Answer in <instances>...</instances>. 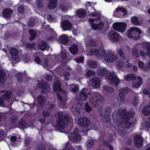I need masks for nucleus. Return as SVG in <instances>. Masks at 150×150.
<instances>
[{
  "mask_svg": "<svg viewBox=\"0 0 150 150\" xmlns=\"http://www.w3.org/2000/svg\"><path fill=\"white\" fill-rule=\"evenodd\" d=\"M49 2L48 4L47 7L50 9H53L57 6V0H49Z\"/></svg>",
  "mask_w": 150,
  "mask_h": 150,
  "instance_id": "26",
  "label": "nucleus"
},
{
  "mask_svg": "<svg viewBox=\"0 0 150 150\" xmlns=\"http://www.w3.org/2000/svg\"><path fill=\"white\" fill-rule=\"evenodd\" d=\"M42 114L44 118H45V117H48L50 115V112L47 110H44L42 111Z\"/></svg>",
  "mask_w": 150,
  "mask_h": 150,
  "instance_id": "47",
  "label": "nucleus"
},
{
  "mask_svg": "<svg viewBox=\"0 0 150 150\" xmlns=\"http://www.w3.org/2000/svg\"><path fill=\"white\" fill-rule=\"evenodd\" d=\"M145 46L147 50L146 55L150 57V43L148 42L146 43Z\"/></svg>",
  "mask_w": 150,
  "mask_h": 150,
  "instance_id": "45",
  "label": "nucleus"
},
{
  "mask_svg": "<svg viewBox=\"0 0 150 150\" xmlns=\"http://www.w3.org/2000/svg\"><path fill=\"white\" fill-rule=\"evenodd\" d=\"M142 33L141 29L136 27H132L127 30V35L128 38L137 40L141 38L140 35Z\"/></svg>",
  "mask_w": 150,
  "mask_h": 150,
  "instance_id": "3",
  "label": "nucleus"
},
{
  "mask_svg": "<svg viewBox=\"0 0 150 150\" xmlns=\"http://www.w3.org/2000/svg\"><path fill=\"white\" fill-rule=\"evenodd\" d=\"M80 93V97L82 100L83 101H85L87 99L88 94H90L88 92V90L85 88H83L81 90Z\"/></svg>",
  "mask_w": 150,
  "mask_h": 150,
  "instance_id": "18",
  "label": "nucleus"
},
{
  "mask_svg": "<svg viewBox=\"0 0 150 150\" xmlns=\"http://www.w3.org/2000/svg\"><path fill=\"white\" fill-rule=\"evenodd\" d=\"M108 35L110 40L113 43L118 42L119 41L120 38L122 37L118 33L115 31H110L108 33Z\"/></svg>",
  "mask_w": 150,
  "mask_h": 150,
  "instance_id": "8",
  "label": "nucleus"
},
{
  "mask_svg": "<svg viewBox=\"0 0 150 150\" xmlns=\"http://www.w3.org/2000/svg\"><path fill=\"white\" fill-rule=\"evenodd\" d=\"M91 81L93 82V84L96 88H99L100 86V79L97 77L92 78L91 79Z\"/></svg>",
  "mask_w": 150,
  "mask_h": 150,
  "instance_id": "29",
  "label": "nucleus"
},
{
  "mask_svg": "<svg viewBox=\"0 0 150 150\" xmlns=\"http://www.w3.org/2000/svg\"><path fill=\"white\" fill-rule=\"evenodd\" d=\"M68 137L69 140L71 142L74 143H76L80 141L81 139V136L79 135L78 133L75 131L69 133Z\"/></svg>",
  "mask_w": 150,
  "mask_h": 150,
  "instance_id": "9",
  "label": "nucleus"
},
{
  "mask_svg": "<svg viewBox=\"0 0 150 150\" xmlns=\"http://www.w3.org/2000/svg\"><path fill=\"white\" fill-rule=\"evenodd\" d=\"M83 105L79 103H78L74 105L72 108V111L76 115H79L82 112Z\"/></svg>",
  "mask_w": 150,
  "mask_h": 150,
  "instance_id": "15",
  "label": "nucleus"
},
{
  "mask_svg": "<svg viewBox=\"0 0 150 150\" xmlns=\"http://www.w3.org/2000/svg\"><path fill=\"white\" fill-rule=\"evenodd\" d=\"M29 32L30 35L29 40L30 41H33L37 36V33L35 31L31 29L29 30Z\"/></svg>",
  "mask_w": 150,
  "mask_h": 150,
  "instance_id": "34",
  "label": "nucleus"
},
{
  "mask_svg": "<svg viewBox=\"0 0 150 150\" xmlns=\"http://www.w3.org/2000/svg\"><path fill=\"white\" fill-rule=\"evenodd\" d=\"M59 40L61 44L64 45L67 44L69 41V38L64 35H62L59 37Z\"/></svg>",
  "mask_w": 150,
  "mask_h": 150,
  "instance_id": "28",
  "label": "nucleus"
},
{
  "mask_svg": "<svg viewBox=\"0 0 150 150\" xmlns=\"http://www.w3.org/2000/svg\"><path fill=\"white\" fill-rule=\"evenodd\" d=\"M118 52L121 58L125 60V56L124 54V52L122 49H120L118 50Z\"/></svg>",
  "mask_w": 150,
  "mask_h": 150,
  "instance_id": "41",
  "label": "nucleus"
},
{
  "mask_svg": "<svg viewBox=\"0 0 150 150\" xmlns=\"http://www.w3.org/2000/svg\"><path fill=\"white\" fill-rule=\"evenodd\" d=\"M143 138L139 134L136 136L134 138V144L137 147L140 148L143 146Z\"/></svg>",
  "mask_w": 150,
  "mask_h": 150,
  "instance_id": "12",
  "label": "nucleus"
},
{
  "mask_svg": "<svg viewBox=\"0 0 150 150\" xmlns=\"http://www.w3.org/2000/svg\"><path fill=\"white\" fill-rule=\"evenodd\" d=\"M35 25V22L32 21H30L28 22V27L32 28Z\"/></svg>",
  "mask_w": 150,
  "mask_h": 150,
  "instance_id": "59",
  "label": "nucleus"
},
{
  "mask_svg": "<svg viewBox=\"0 0 150 150\" xmlns=\"http://www.w3.org/2000/svg\"><path fill=\"white\" fill-rule=\"evenodd\" d=\"M61 83L59 81L54 82V83L53 89L54 91H61L62 89L61 88Z\"/></svg>",
  "mask_w": 150,
  "mask_h": 150,
  "instance_id": "24",
  "label": "nucleus"
},
{
  "mask_svg": "<svg viewBox=\"0 0 150 150\" xmlns=\"http://www.w3.org/2000/svg\"><path fill=\"white\" fill-rule=\"evenodd\" d=\"M11 35L10 33L8 32H6L4 33V38L5 39L7 40L11 37Z\"/></svg>",
  "mask_w": 150,
  "mask_h": 150,
  "instance_id": "58",
  "label": "nucleus"
},
{
  "mask_svg": "<svg viewBox=\"0 0 150 150\" xmlns=\"http://www.w3.org/2000/svg\"><path fill=\"white\" fill-rule=\"evenodd\" d=\"M88 64L90 68L95 69L97 67V64L95 61H90Z\"/></svg>",
  "mask_w": 150,
  "mask_h": 150,
  "instance_id": "39",
  "label": "nucleus"
},
{
  "mask_svg": "<svg viewBox=\"0 0 150 150\" xmlns=\"http://www.w3.org/2000/svg\"><path fill=\"white\" fill-rule=\"evenodd\" d=\"M85 108L86 111L87 112H90L92 109L91 106L88 103H87L85 104Z\"/></svg>",
  "mask_w": 150,
  "mask_h": 150,
  "instance_id": "48",
  "label": "nucleus"
},
{
  "mask_svg": "<svg viewBox=\"0 0 150 150\" xmlns=\"http://www.w3.org/2000/svg\"><path fill=\"white\" fill-rule=\"evenodd\" d=\"M59 8L62 10L63 11H67V7L63 4H61L59 6Z\"/></svg>",
  "mask_w": 150,
  "mask_h": 150,
  "instance_id": "57",
  "label": "nucleus"
},
{
  "mask_svg": "<svg viewBox=\"0 0 150 150\" xmlns=\"http://www.w3.org/2000/svg\"><path fill=\"white\" fill-rule=\"evenodd\" d=\"M61 58L63 60H66L67 58L66 53L64 52H62L60 53Z\"/></svg>",
  "mask_w": 150,
  "mask_h": 150,
  "instance_id": "55",
  "label": "nucleus"
},
{
  "mask_svg": "<svg viewBox=\"0 0 150 150\" xmlns=\"http://www.w3.org/2000/svg\"><path fill=\"white\" fill-rule=\"evenodd\" d=\"M94 144V141L92 140H89L86 143V146L88 148H91Z\"/></svg>",
  "mask_w": 150,
  "mask_h": 150,
  "instance_id": "52",
  "label": "nucleus"
},
{
  "mask_svg": "<svg viewBox=\"0 0 150 150\" xmlns=\"http://www.w3.org/2000/svg\"><path fill=\"white\" fill-rule=\"evenodd\" d=\"M10 52L13 60L15 61L18 59V51L15 48H13L10 50Z\"/></svg>",
  "mask_w": 150,
  "mask_h": 150,
  "instance_id": "19",
  "label": "nucleus"
},
{
  "mask_svg": "<svg viewBox=\"0 0 150 150\" xmlns=\"http://www.w3.org/2000/svg\"><path fill=\"white\" fill-rule=\"evenodd\" d=\"M55 116L58 118L55 124L56 128L59 130H63L65 128L66 122L70 121L69 117L66 114L63 115V113L61 112H57Z\"/></svg>",
  "mask_w": 150,
  "mask_h": 150,
  "instance_id": "2",
  "label": "nucleus"
},
{
  "mask_svg": "<svg viewBox=\"0 0 150 150\" xmlns=\"http://www.w3.org/2000/svg\"><path fill=\"white\" fill-rule=\"evenodd\" d=\"M13 12V10L11 8H6L3 10L2 15L4 18H8L11 16Z\"/></svg>",
  "mask_w": 150,
  "mask_h": 150,
  "instance_id": "21",
  "label": "nucleus"
},
{
  "mask_svg": "<svg viewBox=\"0 0 150 150\" xmlns=\"http://www.w3.org/2000/svg\"><path fill=\"white\" fill-rule=\"evenodd\" d=\"M47 44L45 41L42 40L39 43L38 47L39 49L41 50L44 51L47 48Z\"/></svg>",
  "mask_w": 150,
  "mask_h": 150,
  "instance_id": "30",
  "label": "nucleus"
},
{
  "mask_svg": "<svg viewBox=\"0 0 150 150\" xmlns=\"http://www.w3.org/2000/svg\"><path fill=\"white\" fill-rule=\"evenodd\" d=\"M109 71L105 68L102 67L99 68L96 71V73L99 76H106Z\"/></svg>",
  "mask_w": 150,
  "mask_h": 150,
  "instance_id": "16",
  "label": "nucleus"
},
{
  "mask_svg": "<svg viewBox=\"0 0 150 150\" xmlns=\"http://www.w3.org/2000/svg\"><path fill=\"white\" fill-rule=\"evenodd\" d=\"M104 59L106 62L112 63L116 60L117 57L114 53L108 51L105 53Z\"/></svg>",
  "mask_w": 150,
  "mask_h": 150,
  "instance_id": "6",
  "label": "nucleus"
},
{
  "mask_svg": "<svg viewBox=\"0 0 150 150\" xmlns=\"http://www.w3.org/2000/svg\"><path fill=\"white\" fill-rule=\"evenodd\" d=\"M103 146L106 147H107L108 146H109L110 147V145L109 142L108 141H104L103 142Z\"/></svg>",
  "mask_w": 150,
  "mask_h": 150,
  "instance_id": "64",
  "label": "nucleus"
},
{
  "mask_svg": "<svg viewBox=\"0 0 150 150\" xmlns=\"http://www.w3.org/2000/svg\"><path fill=\"white\" fill-rule=\"evenodd\" d=\"M104 23L102 21H100L98 24H93L91 25L92 29L95 30H102L103 28Z\"/></svg>",
  "mask_w": 150,
  "mask_h": 150,
  "instance_id": "14",
  "label": "nucleus"
},
{
  "mask_svg": "<svg viewBox=\"0 0 150 150\" xmlns=\"http://www.w3.org/2000/svg\"><path fill=\"white\" fill-rule=\"evenodd\" d=\"M69 50L70 52L73 55L76 54L78 52V46L75 44L71 45L69 48Z\"/></svg>",
  "mask_w": 150,
  "mask_h": 150,
  "instance_id": "23",
  "label": "nucleus"
},
{
  "mask_svg": "<svg viewBox=\"0 0 150 150\" xmlns=\"http://www.w3.org/2000/svg\"><path fill=\"white\" fill-rule=\"evenodd\" d=\"M36 2L38 7L41 8L43 6V3L42 0H36Z\"/></svg>",
  "mask_w": 150,
  "mask_h": 150,
  "instance_id": "56",
  "label": "nucleus"
},
{
  "mask_svg": "<svg viewBox=\"0 0 150 150\" xmlns=\"http://www.w3.org/2000/svg\"><path fill=\"white\" fill-rule=\"evenodd\" d=\"M37 148L38 150H45L46 146L44 144H41L38 146Z\"/></svg>",
  "mask_w": 150,
  "mask_h": 150,
  "instance_id": "54",
  "label": "nucleus"
},
{
  "mask_svg": "<svg viewBox=\"0 0 150 150\" xmlns=\"http://www.w3.org/2000/svg\"><path fill=\"white\" fill-rule=\"evenodd\" d=\"M112 25L113 29L120 33L124 32L127 27V24L125 23H114Z\"/></svg>",
  "mask_w": 150,
  "mask_h": 150,
  "instance_id": "7",
  "label": "nucleus"
},
{
  "mask_svg": "<svg viewBox=\"0 0 150 150\" xmlns=\"http://www.w3.org/2000/svg\"><path fill=\"white\" fill-rule=\"evenodd\" d=\"M138 65L139 68L140 69H142L144 68V63L142 61H139L138 62Z\"/></svg>",
  "mask_w": 150,
  "mask_h": 150,
  "instance_id": "62",
  "label": "nucleus"
},
{
  "mask_svg": "<svg viewBox=\"0 0 150 150\" xmlns=\"http://www.w3.org/2000/svg\"><path fill=\"white\" fill-rule=\"evenodd\" d=\"M17 126L18 128L23 130L26 127V123L24 120H21L19 121Z\"/></svg>",
  "mask_w": 150,
  "mask_h": 150,
  "instance_id": "35",
  "label": "nucleus"
},
{
  "mask_svg": "<svg viewBox=\"0 0 150 150\" xmlns=\"http://www.w3.org/2000/svg\"><path fill=\"white\" fill-rule=\"evenodd\" d=\"M38 103L40 105H42L44 103L45 97L43 95L40 94L37 97Z\"/></svg>",
  "mask_w": 150,
  "mask_h": 150,
  "instance_id": "33",
  "label": "nucleus"
},
{
  "mask_svg": "<svg viewBox=\"0 0 150 150\" xmlns=\"http://www.w3.org/2000/svg\"><path fill=\"white\" fill-rule=\"evenodd\" d=\"M103 90L106 92L112 93L114 92V89L112 87L109 86H105L103 87Z\"/></svg>",
  "mask_w": 150,
  "mask_h": 150,
  "instance_id": "40",
  "label": "nucleus"
},
{
  "mask_svg": "<svg viewBox=\"0 0 150 150\" xmlns=\"http://www.w3.org/2000/svg\"><path fill=\"white\" fill-rule=\"evenodd\" d=\"M84 58L83 57H81L75 59V61L78 63H83L84 61Z\"/></svg>",
  "mask_w": 150,
  "mask_h": 150,
  "instance_id": "50",
  "label": "nucleus"
},
{
  "mask_svg": "<svg viewBox=\"0 0 150 150\" xmlns=\"http://www.w3.org/2000/svg\"><path fill=\"white\" fill-rule=\"evenodd\" d=\"M121 12L123 13V15L125 16L127 14V11L126 9L123 7H118L116 8L113 12V15L117 16L119 13Z\"/></svg>",
  "mask_w": 150,
  "mask_h": 150,
  "instance_id": "20",
  "label": "nucleus"
},
{
  "mask_svg": "<svg viewBox=\"0 0 150 150\" xmlns=\"http://www.w3.org/2000/svg\"><path fill=\"white\" fill-rule=\"evenodd\" d=\"M26 47L29 48H30L33 49L35 47V44L34 43H26Z\"/></svg>",
  "mask_w": 150,
  "mask_h": 150,
  "instance_id": "61",
  "label": "nucleus"
},
{
  "mask_svg": "<svg viewBox=\"0 0 150 150\" xmlns=\"http://www.w3.org/2000/svg\"><path fill=\"white\" fill-rule=\"evenodd\" d=\"M150 106H146L143 108L142 112L145 115H150Z\"/></svg>",
  "mask_w": 150,
  "mask_h": 150,
  "instance_id": "37",
  "label": "nucleus"
},
{
  "mask_svg": "<svg viewBox=\"0 0 150 150\" xmlns=\"http://www.w3.org/2000/svg\"><path fill=\"white\" fill-rule=\"evenodd\" d=\"M6 73L2 69L0 68V85L2 84L6 79Z\"/></svg>",
  "mask_w": 150,
  "mask_h": 150,
  "instance_id": "27",
  "label": "nucleus"
},
{
  "mask_svg": "<svg viewBox=\"0 0 150 150\" xmlns=\"http://www.w3.org/2000/svg\"><path fill=\"white\" fill-rule=\"evenodd\" d=\"M106 76L108 77L110 80L111 81V82L115 84L116 86H117L119 83L120 80L117 76L115 75L114 72H110L109 71Z\"/></svg>",
  "mask_w": 150,
  "mask_h": 150,
  "instance_id": "11",
  "label": "nucleus"
},
{
  "mask_svg": "<svg viewBox=\"0 0 150 150\" xmlns=\"http://www.w3.org/2000/svg\"><path fill=\"white\" fill-rule=\"evenodd\" d=\"M64 149L67 150H74V147L71 145V143L69 141L67 142Z\"/></svg>",
  "mask_w": 150,
  "mask_h": 150,
  "instance_id": "44",
  "label": "nucleus"
},
{
  "mask_svg": "<svg viewBox=\"0 0 150 150\" xmlns=\"http://www.w3.org/2000/svg\"><path fill=\"white\" fill-rule=\"evenodd\" d=\"M137 79L138 81L136 82H134L132 84V87L134 88H139L143 83L142 78L139 76L137 77Z\"/></svg>",
  "mask_w": 150,
  "mask_h": 150,
  "instance_id": "22",
  "label": "nucleus"
},
{
  "mask_svg": "<svg viewBox=\"0 0 150 150\" xmlns=\"http://www.w3.org/2000/svg\"><path fill=\"white\" fill-rule=\"evenodd\" d=\"M111 109L109 107H106L104 109V113L100 112L99 115L101 117L103 116V120L105 122L109 123L111 121V117L110 112Z\"/></svg>",
  "mask_w": 150,
  "mask_h": 150,
  "instance_id": "5",
  "label": "nucleus"
},
{
  "mask_svg": "<svg viewBox=\"0 0 150 150\" xmlns=\"http://www.w3.org/2000/svg\"><path fill=\"white\" fill-rule=\"evenodd\" d=\"M79 125L83 127L87 128L91 124V122L86 117H83L79 118L78 119Z\"/></svg>",
  "mask_w": 150,
  "mask_h": 150,
  "instance_id": "10",
  "label": "nucleus"
},
{
  "mask_svg": "<svg viewBox=\"0 0 150 150\" xmlns=\"http://www.w3.org/2000/svg\"><path fill=\"white\" fill-rule=\"evenodd\" d=\"M24 6L21 5L17 8L18 12L20 14H23L24 12Z\"/></svg>",
  "mask_w": 150,
  "mask_h": 150,
  "instance_id": "42",
  "label": "nucleus"
},
{
  "mask_svg": "<svg viewBox=\"0 0 150 150\" xmlns=\"http://www.w3.org/2000/svg\"><path fill=\"white\" fill-rule=\"evenodd\" d=\"M35 61L38 64H41V61L39 57L36 56L35 57Z\"/></svg>",
  "mask_w": 150,
  "mask_h": 150,
  "instance_id": "63",
  "label": "nucleus"
},
{
  "mask_svg": "<svg viewBox=\"0 0 150 150\" xmlns=\"http://www.w3.org/2000/svg\"><path fill=\"white\" fill-rule=\"evenodd\" d=\"M18 118L15 116H11L10 119L11 123L13 125H15L16 124L18 120Z\"/></svg>",
  "mask_w": 150,
  "mask_h": 150,
  "instance_id": "43",
  "label": "nucleus"
},
{
  "mask_svg": "<svg viewBox=\"0 0 150 150\" xmlns=\"http://www.w3.org/2000/svg\"><path fill=\"white\" fill-rule=\"evenodd\" d=\"M11 91H8L5 92L3 96V98L6 100H9L11 97Z\"/></svg>",
  "mask_w": 150,
  "mask_h": 150,
  "instance_id": "38",
  "label": "nucleus"
},
{
  "mask_svg": "<svg viewBox=\"0 0 150 150\" xmlns=\"http://www.w3.org/2000/svg\"><path fill=\"white\" fill-rule=\"evenodd\" d=\"M87 45L88 47H95L96 45V42L93 40H90L87 42Z\"/></svg>",
  "mask_w": 150,
  "mask_h": 150,
  "instance_id": "49",
  "label": "nucleus"
},
{
  "mask_svg": "<svg viewBox=\"0 0 150 150\" xmlns=\"http://www.w3.org/2000/svg\"><path fill=\"white\" fill-rule=\"evenodd\" d=\"M76 14L78 17L83 18L86 16V12L84 9H80L77 11Z\"/></svg>",
  "mask_w": 150,
  "mask_h": 150,
  "instance_id": "31",
  "label": "nucleus"
},
{
  "mask_svg": "<svg viewBox=\"0 0 150 150\" xmlns=\"http://www.w3.org/2000/svg\"><path fill=\"white\" fill-rule=\"evenodd\" d=\"M136 79L135 75L133 74H130L126 75L125 77V79L127 81H131L135 80Z\"/></svg>",
  "mask_w": 150,
  "mask_h": 150,
  "instance_id": "36",
  "label": "nucleus"
},
{
  "mask_svg": "<svg viewBox=\"0 0 150 150\" xmlns=\"http://www.w3.org/2000/svg\"><path fill=\"white\" fill-rule=\"evenodd\" d=\"M131 21L134 25L139 26L141 24L138 18L136 16H134L131 18Z\"/></svg>",
  "mask_w": 150,
  "mask_h": 150,
  "instance_id": "32",
  "label": "nucleus"
},
{
  "mask_svg": "<svg viewBox=\"0 0 150 150\" xmlns=\"http://www.w3.org/2000/svg\"><path fill=\"white\" fill-rule=\"evenodd\" d=\"M90 103L93 107L97 108H99L104 103L103 98L100 95H94L91 98Z\"/></svg>",
  "mask_w": 150,
  "mask_h": 150,
  "instance_id": "4",
  "label": "nucleus"
},
{
  "mask_svg": "<svg viewBox=\"0 0 150 150\" xmlns=\"http://www.w3.org/2000/svg\"><path fill=\"white\" fill-rule=\"evenodd\" d=\"M135 114L134 112L127 113L125 110H119L113 114L112 118L117 125L127 124L129 122L130 118L133 117Z\"/></svg>",
  "mask_w": 150,
  "mask_h": 150,
  "instance_id": "1",
  "label": "nucleus"
},
{
  "mask_svg": "<svg viewBox=\"0 0 150 150\" xmlns=\"http://www.w3.org/2000/svg\"><path fill=\"white\" fill-rule=\"evenodd\" d=\"M139 101L138 98L137 96H134L133 98L132 103L134 105L137 106L139 104Z\"/></svg>",
  "mask_w": 150,
  "mask_h": 150,
  "instance_id": "53",
  "label": "nucleus"
},
{
  "mask_svg": "<svg viewBox=\"0 0 150 150\" xmlns=\"http://www.w3.org/2000/svg\"><path fill=\"white\" fill-rule=\"evenodd\" d=\"M95 75V73L92 70H89L86 73L87 77L88 78L94 76Z\"/></svg>",
  "mask_w": 150,
  "mask_h": 150,
  "instance_id": "46",
  "label": "nucleus"
},
{
  "mask_svg": "<svg viewBox=\"0 0 150 150\" xmlns=\"http://www.w3.org/2000/svg\"><path fill=\"white\" fill-rule=\"evenodd\" d=\"M38 87L44 90H47L49 88V85L47 83L44 81H41L38 84Z\"/></svg>",
  "mask_w": 150,
  "mask_h": 150,
  "instance_id": "25",
  "label": "nucleus"
},
{
  "mask_svg": "<svg viewBox=\"0 0 150 150\" xmlns=\"http://www.w3.org/2000/svg\"><path fill=\"white\" fill-rule=\"evenodd\" d=\"M16 76L17 77V80L19 82L22 81L23 80V78L21 74L17 73Z\"/></svg>",
  "mask_w": 150,
  "mask_h": 150,
  "instance_id": "60",
  "label": "nucleus"
},
{
  "mask_svg": "<svg viewBox=\"0 0 150 150\" xmlns=\"http://www.w3.org/2000/svg\"><path fill=\"white\" fill-rule=\"evenodd\" d=\"M93 51L95 52L96 56L99 59H101L103 57H104L105 53L104 50L101 49H95Z\"/></svg>",
  "mask_w": 150,
  "mask_h": 150,
  "instance_id": "17",
  "label": "nucleus"
},
{
  "mask_svg": "<svg viewBox=\"0 0 150 150\" xmlns=\"http://www.w3.org/2000/svg\"><path fill=\"white\" fill-rule=\"evenodd\" d=\"M122 90L120 89V90L119 93V96L120 97L121 99V101H124L125 100L124 98L125 97V93L124 92H123L121 91Z\"/></svg>",
  "mask_w": 150,
  "mask_h": 150,
  "instance_id": "51",
  "label": "nucleus"
},
{
  "mask_svg": "<svg viewBox=\"0 0 150 150\" xmlns=\"http://www.w3.org/2000/svg\"><path fill=\"white\" fill-rule=\"evenodd\" d=\"M61 25L62 28L65 31L71 30L72 26L71 23L67 20H63Z\"/></svg>",
  "mask_w": 150,
  "mask_h": 150,
  "instance_id": "13",
  "label": "nucleus"
}]
</instances>
